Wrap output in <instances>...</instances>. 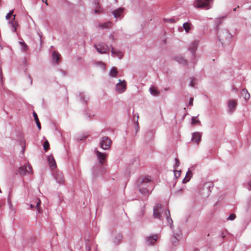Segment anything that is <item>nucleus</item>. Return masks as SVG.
<instances>
[{"mask_svg": "<svg viewBox=\"0 0 251 251\" xmlns=\"http://www.w3.org/2000/svg\"><path fill=\"white\" fill-rule=\"evenodd\" d=\"M199 122V121L196 120L194 118H192V124L195 125V124H196L197 123H198Z\"/></svg>", "mask_w": 251, "mask_h": 251, "instance_id": "4c0bfd02", "label": "nucleus"}, {"mask_svg": "<svg viewBox=\"0 0 251 251\" xmlns=\"http://www.w3.org/2000/svg\"><path fill=\"white\" fill-rule=\"evenodd\" d=\"M249 9H251V6H250V7H249Z\"/></svg>", "mask_w": 251, "mask_h": 251, "instance_id": "09e8293b", "label": "nucleus"}, {"mask_svg": "<svg viewBox=\"0 0 251 251\" xmlns=\"http://www.w3.org/2000/svg\"><path fill=\"white\" fill-rule=\"evenodd\" d=\"M239 5H238V6H237V8H239ZM236 9H237V7L234 8L233 9V11H235L236 10Z\"/></svg>", "mask_w": 251, "mask_h": 251, "instance_id": "a18cd8bd", "label": "nucleus"}, {"mask_svg": "<svg viewBox=\"0 0 251 251\" xmlns=\"http://www.w3.org/2000/svg\"><path fill=\"white\" fill-rule=\"evenodd\" d=\"M60 54L56 51H53L52 53V59L54 60H55L56 63H58L59 62Z\"/></svg>", "mask_w": 251, "mask_h": 251, "instance_id": "aec40b11", "label": "nucleus"}, {"mask_svg": "<svg viewBox=\"0 0 251 251\" xmlns=\"http://www.w3.org/2000/svg\"><path fill=\"white\" fill-rule=\"evenodd\" d=\"M95 153L100 164L101 165H102L105 160L106 154L105 153H101L97 150H96Z\"/></svg>", "mask_w": 251, "mask_h": 251, "instance_id": "1a4fd4ad", "label": "nucleus"}, {"mask_svg": "<svg viewBox=\"0 0 251 251\" xmlns=\"http://www.w3.org/2000/svg\"><path fill=\"white\" fill-rule=\"evenodd\" d=\"M111 52L114 57H117L120 59L122 58L123 55L122 52L117 51L116 50L114 49L113 48L111 49Z\"/></svg>", "mask_w": 251, "mask_h": 251, "instance_id": "2eb2a0df", "label": "nucleus"}, {"mask_svg": "<svg viewBox=\"0 0 251 251\" xmlns=\"http://www.w3.org/2000/svg\"><path fill=\"white\" fill-rule=\"evenodd\" d=\"M162 212V207L160 204H156L153 208V216L155 218L160 219Z\"/></svg>", "mask_w": 251, "mask_h": 251, "instance_id": "6e6552de", "label": "nucleus"}, {"mask_svg": "<svg viewBox=\"0 0 251 251\" xmlns=\"http://www.w3.org/2000/svg\"><path fill=\"white\" fill-rule=\"evenodd\" d=\"M97 50L100 53H106L109 51V48L107 45L100 44L98 45H95Z\"/></svg>", "mask_w": 251, "mask_h": 251, "instance_id": "423d86ee", "label": "nucleus"}, {"mask_svg": "<svg viewBox=\"0 0 251 251\" xmlns=\"http://www.w3.org/2000/svg\"><path fill=\"white\" fill-rule=\"evenodd\" d=\"M205 186L207 187L210 188L211 187H213V185L210 182H208L205 184Z\"/></svg>", "mask_w": 251, "mask_h": 251, "instance_id": "58836bf2", "label": "nucleus"}, {"mask_svg": "<svg viewBox=\"0 0 251 251\" xmlns=\"http://www.w3.org/2000/svg\"><path fill=\"white\" fill-rule=\"evenodd\" d=\"M124 11V8H119L113 11V14L115 18H118L121 16Z\"/></svg>", "mask_w": 251, "mask_h": 251, "instance_id": "4468645a", "label": "nucleus"}, {"mask_svg": "<svg viewBox=\"0 0 251 251\" xmlns=\"http://www.w3.org/2000/svg\"><path fill=\"white\" fill-rule=\"evenodd\" d=\"M118 71L117 68L115 67H113L111 68L110 71V75L112 77H116L118 74Z\"/></svg>", "mask_w": 251, "mask_h": 251, "instance_id": "4be33fe9", "label": "nucleus"}, {"mask_svg": "<svg viewBox=\"0 0 251 251\" xmlns=\"http://www.w3.org/2000/svg\"><path fill=\"white\" fill-rule=\"evenodd\" d=\"M178 240L176 236H175L172 238V242L173 244H176L178 242Z\"/></svg>", "mask_w": 251, "mask_h": 251, "instance_id": "72a5a7b5", "label": "nucleus"}, {"mask_svg": "<svg viewBox=\"0 0 251 251\" xmlns=\"http://www.w3.org/2000/svg\"><path fill=\"white\" fill-rule=\"evenodd\" d=\"M19 172L21 175H26L33 173L32 167L30 165L22 166L19 169Z\"/></svg>", "mask_w": 251, "mask_h": 251, "instance_id": "20e7f679", "label": "nucleus"}, {"mask_svg": "<svg viewBox=\"0 0 251 251\" xmlns=\"http://www.w3.org/2000/svg\"><path fill=\"white\" fill-rule=\"evenodd\" d=\"M175 161H176V164H175V166L176 167H177L179 166V160L178 158H176L175 159Z\"/></svg>", "mask_w": 251, "mask_h": 251, "instance_id": "e433bc0d", "label": "nucleus"}, {"mask_svg": "<svg viewBox=\"0 0 251 251\" xmlns=\"http://www.w3.org/2000/svg\"><path fill=\"white\" fill-rule=\"evenodd\" d=\"M191 24L190 23H185L183 25V27L186 33L189 32L191 28Z\"/></svg>", "mask_w": 251, "mask_h": 251, "instance_id": "412c9836", "label": "nucleus"}, {"mask_svg": "<svg viewBox=\"0 0 251 251\" xmlns=\"http://www.w3.org/2000/svg\"><path fill=\"white\" fill-rule=\"evenodd\" d=\"M119 83L117 84L116 89V91L119 93H122L126 91V82L125 80L121 81V79L119 80Z\"/></svg>", "mask_w": 251, "mask_h": 251, "instance_id": "0eeeda50", "label": "nucleus"}, {"mask_svg": "<svg viewBox=\"0 0 251 251\" xmlns=\"http://www.w3.org/2000/svg\"><path fill=\"white\" fill-rule=\"evenodd\" d=\"M20 44L23 47V50H24V51H26L27 50L28 47L25 42H20Z\"/></svg>", "mask_w": 251, "mask_h": 251, "instance_id": "c85d7f7f", "label": "nucleus"}, {"mask_svg": "<svg viewBox=\"0 0 251 251\" xmlns=\"http://www.w3.org/2000/svg\"><path fill=\"white\" fill-rule=\"evenodd\" d=\"M151 182L148 178L144 179L139 185V191L143 194H149L152 188Z\"/></svg>", "mask_w": 251, "mask_h": 251, "instance_id": "f257e3e1", "label": "nucleus"}, {"mask_svg": "<svg viewBox=\"0 0 251 251\" xmlns=\"http://www.w3.org/2000/svg\"><path fill=\"white\" fill-rule=\"evenodd\" d=\"M36 201H37L36 205V209L38 211L39 213H41V208H40V204H41V201L38 198H37L36 199Z\"/></svg>", "mask_w": 251, "mask_h": 251, "instance_id": "a878e982", "label": "nucleus"}, {"mask_svg": "<svg viewBox=\"0 0 251 251\" xmlns=\"http://www.w3.org/2000/svg\"><path fill=\"white\" fill-rule=\"evenodd\" d=\"M2 203L0 202V207L2 205Z\"/></svg>", "mask_w": 251, "mask_h": 251, "instance_id": "de8ad7c7", "label": "nucleus"}, {"mask_svg": "<svg viewBox=\"0 0 251 251\" xmlns=\"http://www.w3.org/2000/svg\"><path fill=\"white\" fill-rule=\"evenodd\" d=\"M194 99L193 98H191L190 99V100L189 102V105L190 106H192L193 105V102Z\"/></svg>", "mask_w": 251, "mask_h": 251, "instance_id": "ea45409f", "label": "nucleus"}, {"mask_svg": "<svg viewBox=\"0 0 251 251\" xmlns=\"http://www.w3.org/2000/svg\"><path fill=\"white\" fill-rule=\"evenodd\" d=\"M112 25V23L110 22H108L105 23L100 24L99 27L101 28H110Z\"/></svg>", "mask_w": 251, "mask_h": 251, "instance_id": "f3484780", "label": "nucleus"}, {"mask_svg": "<svg viewBox=\"0 0 251 251\" xmlns=\"http://www.w3.org/2000/svg\"><path fill=\"white\" fill-rule=\"evenodd\" d=\"M33 116H34V120H35V122L36 123V124L37 125V126H38V128L39 129H41V124H40V123L39 122V119L38 118L37 114L35 112L33 113Z\"/></svg>", "mask_w": 251, "mask_h": 251, "instance_id": "393cba45", "label": "nucleus"}, {"mask_svg": "<svg viewBox=\"0 0 251 251\" xmlns=\"http://www.w3.org/2000/svg\"><path fill=\"white\" fill-rule=\"evenodd\" d=\"M248 184H249V186L251 188V180L249 182Z\"/></svg>", "mask_w": 251, "mask_h": 251, "instance_id": "49530a36", "label": "nucleus"}, {"mask_svg": "<svg viewBox=\"0 0 251 251\" xmlns=\"http://www.w3.org/2000/svg\"><path fill=\"white\" fill-rule=\"evenodd\" d=\"M197 43H194L192 44V47L190 48V50H191L192 52H194L195 51L196 48Z\"/></svg>", "mask_w": 251, "mask_h": 251, "instance_id": "2f4dec72", "label": "nucleus"}, {"mask_svg": "<svg viewBox=\"0 0 251 251\" xmlns=\"http://www.w3.org/2000/svg\"><path fill=\"white\" fill-rule=\"evenodd\" d=\"M225 34V36L226 37V39H230V35L227 33V32H225V33H223V35Z\"/></svg>", "mask_w": 251, "mask_h": 251, "instance_id": "f704fd0d", "label": "nucleus"}, {"mask_svg": "<svg viewBox=\"0 0 251 251\" xmlns=\"http://www.w3.org/2000/svg\"><path fill=\"white\" fill-rule=\"evenodd\" d=\"M56 181L59 184H63L65 181L64 176L62 172H57L55 174Z\"/></svg>", "mask_w": 251, "mask_h": 251, "instance_id": "9b49d317", "label": "nucleus"}, {"mask_svg": "<svg viewBox=\"0 0 251 251\" xmlns=\"http://www.w3.org/2000/svg\"><path fill=\"white\" fill-rule=\"evenodd\" d=\"M211 0H196L194 6L196 8L209 9L210 8V3Z\"/></svg>", "mask_w": 251, "mask_h": 251, "instance_id": "f03ea898", "label": "nucleus"}, {"mask_svg": "<svg viewBox=\"0 0 251 251\" xmlns=\"http://www.w3.org/2000/svg\"><path fill=\"white\" fill-rule=\"evenodd\" d=\"M111 139L107 136L102 137L100 142V147L103 150H108L111 145Z\"/></svg>", "mask_w": 251, "mask_h": 251, "instance_id": "7ed1b4c3", "label": "nucleus"}, {"mask_svg": "<svg viewBox=\"0 0 251 251\" xmlns=\"http://www.w3.org/2000/svg\"><path fill=\"white\" fill-rule=\"evenodd\" d=\"M169 22L170 23H174L175 22V20L173 19H171L169 20Z\"/></svg>", "mask_w": 251, "mask_h": 251, "instance_id": "37998d69", "label": "nucleus"}, {"mask_svg": "<svg viewBox=\"0 0 251 251\" xmlns=\"http://www.w3.org/2000/svg\"><path fill=\"white\" fill-rule=\"evenodd\" d=\"M157 238L158 236L157 235H154L149 237L147 240V244L148 245H153L155 243Z\"/></svg>", "mask_w": 251, "mask_h": 251, "instance_id": "ddd939ff", "label": "nucleus"}, {"mask_svg": "<svg viewBox=\"0 0 251 251\" xmlns=\"http://www.w3.org/2000/svg\"><path fill=\"white\" fill-rule=\"evenodd\" d=\"M151 93L155 96H158L159 94V92L154 87H151L150 89Z\"/></svg>", "mask_w": 251, "mask_h": 251, "instance_id": "b1692460", "label": "nucleus"}, {"mask_svg": "<svg viewBox=\"0 0 251 251\" xmlns=\"http://www.w3.org/2000/svg\"><path fill=\"white\" fill-rule=\"evenodd\" d=\"M43 2H45L46 5H48V1L47 0H42Z\"/></svg>", "mask_w": 251, "mask_h": 251, "instance_id": "79ce46f5", "label": "nucleus"}, {"mask_svg": "<svg viewBox=\"0 0 251 251\" xmlns=\"http://www.w3.org/2000/svg\"><path fill=\"white\" fill-rule=\"evenodd\" d=\"M165 214H166V217H167V219L168 222L170 224H171L173 222V221H172V219L170 218V211L168 210H166V212H165Z\"/></svg>", "mask_w": 251, "mask_h": 251, "instance_id": "bb28decb", "label": "nucleus"}, {"mask_svg": "<svg viewBox=\"0 0 251 251\" xmlns=\"http://www.w3.org/2000/svg\"><path fill=\"white\" fill-rule=\"evenodd\" d=\"M241 94L245 100H248L249 99L250 95L246 89H243Z\"/></svg>", "mask_w": 251, "mask_h": 251, "instance_id": "5701e85b", "label": "nucleus"}, {"mask_svg": "<svg viewBox=\"0 0 251 251\" xmlns=\"http://www.w3.org/2000/svg\"><path fill=\"white\" fill-rule=\"evenodd\" d=\"M192 176V173L191 171H188L185 177L183 179L182 182L183 183L187 182L190 179L191 177Z\"/></svg>", "mask_w": 251, "mask_h": 251, "instance_id": "6ab92c4d", "label": "nucleus"}, {"mask_svg": "<svg viewBox=\"0 0 251 251\" xmlns=\"http://www.w3.org/2000/svg\"><path fill=\"white\" fill-rule=\"evenodd\" d=\"M237 104V102L235 100H230L228 101L227 105L230 112H233L235 109Z\"/></svg>", "mask_w": 251, "mask_h": 251, "instance_id": "9d476101", "label": "nucleus"}, {"mask_svg": "<svg viewBox=\"0 0 251 251\" xmlns=\"http://www.w3.org/2000/svg\"><path fill=\"white\" fill-rule=\"evenodd\" d=\"M194 84H195L194 79H193V80H191V83H190V86H192V87H194Z\"/></svg>", "mask_w": 251, "mask_h": 251, "instance_id": "a19ab883", "label": "nucleus"}, {"mask_svg": "<svg viewBox=\"0 0 251 251\" xmlns=\"http://www.w3.org/2000/svg\"><path fill=\"white\" fill-rule=\"evenodd\" d=\"M236 218V215L235 214H231L229 215V216L227 218L228 220H233Z\"/></svg>", "mask_w": 251, "mask_h": 251, "instance_id": "7c9ffc66", "label": "nucleus"}, {"mask_svg": "<svg viewBox=\"0 0 251 251\" xmlns=\"http://www.w3.org/2000/svg\"><path fill=\"white\" fill-rule=\"evenodd\" d=\"M103 9L100 5L99 3L95 4V13L96 14H100L102 12Z\"/></svg>", "mask_w": 251, "mask_h": 251, "instance_id": "a211bd4d", "label": "nucleus"}, {"mask_svg": "<svg viewBox=\"0 0 251 251\" xmlns=\"http://www.w3.org/2000/svg\"><path fill=\"white\" fill-rule=\"evenodd\" d=\"M178 62H179L180 64L185 65L187 64V61L183 59V58H179V60H177Z\"/></svg>", "mask_w": 251, "mask_h": 251, "instance_id": "c756f323", "label": "nucleus"}, {"mask_svg": "<svg viewBox=\"0 0 251 251\" xmlns=\"http://www.w3.org/2000/svg\"><path fill=\"white\" fill-rule=\"evenodd\" d=\"M29 206H30L31 209H32L34 207V205L33 204H30L29 205Z\"/></svg>", "mask_w": 251, "mask_h": 251, "instance_id": "c03bdc74", "label": "nucleus"}, {"mask_svg": "<svg viewBox=\"0 0 251 251\" xmlns=\"http://www.w3.org/2000/svg\"><path fill=\"white\" fill-rule=\"evenodd\" d=\"M44 149L45 151H47L50 149V144L47 140H46L44 143Z\"/></svg>", "mask_w": 251, "mask_h": 251, "instance_id": "cd10ccee", "label": "nucleus"}, {"mask_svg": "<svg viewBox=\"0 0 251 251\" xmlns=\"http://www.w3.org/2000/svg\"><path fill=\"white\" fill-rule=\"evenodd\" d=\"M14 11L13 10H11L8 13L6 16V19L9 20L10 17L12 16L13 17V21L9 22V24L11 25V27H13V32H16L17 30V26H18V23L16 21H15V15H13Z\"/></svg>", "mask_w": 251, "mask_h": 251, "instance_id": "39448f33", "label": "nucleus"}, {"mask_svg": "<svg viewBox=\"0 0 251 251\" xmlns=\"http://www.w3.org/2000/svg\"><path fill=\"white\" fill-rule=\"evenodd\" d=\"M48 161L50 167H51L52 169L55 168L56 167L55 161L52 155L49 156Z\"/></svg>", "mask_w": 251, "mask_h": 251, "instance_id": "dca6fc26", "label": "nucleus"}, {"mask_svg": "<svg viewBox=\"0 0 251 251\" xmlns=\"http://www.w3.org/2000/svg\"><path fill=\"white\" fill-rule=\"evenodd\" d=\"M219 40L221 41V42L222 43V44L224 43H225V40L224 39V38L223 37V36L221 35H220L219 36Z\"/></svg>", "mask_w": 251, "mask_h": 251, "instance_id": "c9c22d12", "label": "nucleus"}, {"mask_svg": "<svg viewBox=\"0 0 251 251\" xmlns=\"http://www.w3.org/2000/svg\"><path fill=\"white\" fill-rule=\"evenodd\" d=\"M201 135L200 132H194L192 135V140L196 143L197 144H199V142L201 140Z\"/></svg>", "mask_w": 251, "mask_h": 251, "instance_id": "f8f14e48", "label": "nucleus"}, {"mask_svg": "<svg viewBox=\"0 0 251 251\" xmlns=\"http://www.w3.org/2000/svg\"><path fill=\"white\" fill-rule=\"evenodd\" d=\"M180 174H181L180 171H177V170L174 171V175L176 177H179L180 176Z\"/></svg>", "mask_w": 251, "mask_h": 251, "instance_id": "473e14b6", "label": "nucleus"}]
</instances>
